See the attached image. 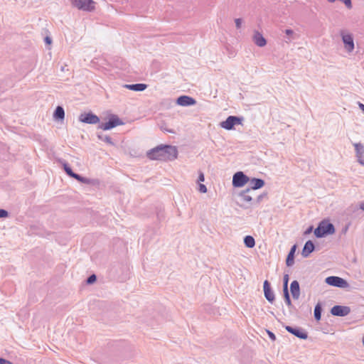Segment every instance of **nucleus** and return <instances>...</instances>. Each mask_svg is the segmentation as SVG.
Masks as SVG:
<instances>
[{
  "label": "nucleus",
  "instance_id": "1",
  "mask_svg": "<svg viewBox=\"0 0 364 364\" xmlns=\"http://www.w3.org/2000/svg\"><path fill=\"white\" fill-rule=\"evenodd\" d=\"M147 157L151 160L173 161L177 158L178 151L171 145H159L147 151Z\"/></svg>",
  "mask_w": 364,
  "mask_h": 364
},
{
  "label": "nucleus",
  "instance_id": "2",
  "mask_svg": "<svg viewBox=\"0 0 364 364\" xmlns=\"http://www.w3.org/2000/svg\"><path fill=\"white\" fill-rule=\"evenodd\" d=\"M335 232L334 225L327 221L323 220L319 223L314 230V235L316 237L321 238L326 235H332Z\"/></svg>",
  "mask_w": 364,
  "mask_h": 364
},
{
  "label": "nucleus",
  "instance_id": "3",
  "mask_svg": "<svg viewBox=\"0 0 364 364\" xmlns=\"http://www.w3.org/2000/svg\"><path fill=\"white\" fill-rule=\"evenodd\" d=\"M344 48L348 53H352L355 48L354 39L351 33L342 30L340 32Z\"/></svg>",
  "mask_w": 364,
  "mask_h": 364
},
{
  "label": "nucleus",
  "instance_id": "4",
  "mask_svg": "<svg viewBox=\"0 0 364 364\" xmlns=\"http://www.w3.org/2000/svg\"><path fill=\"white\" fill-rule=\"evenodd\" d=\"M73 5L79 10L91 12L95 9V2L93 0H73Z\"/></svg>",
  "mask_w": 364,
  "mask_h": 364
},
{
  "label": "nucleus",
  "instance_id": "5",
  "mask_svg": "<svg viewBox=\"0 0 364 364\" xmlns=\"http://www.w3.org/2000/svg\"><path fill=\"white\" fill-rule=\"evenodd\" d=\"M124 122L115 114H112L109 120L105 123L99 124L98 128L102 130H109L117 126L123 125Z\"/></svg>",
  "mask_w": 364,
  "mask_h": 364
},
{
  "label": "nucleus",
  "instance_id": "6",
  "mask_svg": "<svg viewBox=\"0 0 364 364\" xmlns=\"http://www.w3.org/2000/svg\"><path fill=\"white\" fill-rule=\"evenodd\" d=\"M243 117L237 116H229L225 121L220 123V127L226 130H231L237 124H241Z\"/></svg>",
  "mask_w": 364,
  "mask_h": 364
},
{
  "label": "nucleus",
  "instance_id": "7",
  "mask_svg": "<svg viewBox=\"0 0 364 364\" xmlns=\"http://www.w3.org/2000/svg\"><path fill=\"white\" fill-rule=\"evenodd\" d=\"M326 283L330 286L339 287V288H346L348 287V283L344 279L336 277V276H330L326 278Z\"/></svg>",
  "mask_w": 364,
  "mask_h": 364
},
{
  "label": "nucleus",
  "instance_id": "8",
  "mask_svg": "<svg viewBox=\"0 0 364 364\" xmlns=\"http://www.w3.org/2000/svg\"><path fill=\"white\" fill-rule=\"evenodd\" d=\"M250 181L249 177L242 171H238L233 175L232 186L235 188L244 186Z\"/></svg>",
  "mask_w": 364,
  "mask_h": 364
},
{
  "label": "nucleus",
  "instance_id": "9",
  "mask_svg": "<svg viewBox=\"0 0 364 364\" xmlns=\"http://www.w3.org/2000/svg\"><path fill=\"white\" fill-rule=\"evenodd\" d=\"M252 193L253 192L248 188L240 193V199L242 203H244V204L241 205L242 208H247L250 205L253 203Z\"/></svg>",
  "mask_w": 364,
  "mask_h": 364
},
{
  "label": "nucleus",
  "instance_id": "10",
  "mask_svg": "<svg viewBox=\"0 0 364 364\" xmlns=\"http://www.w3.org/2000/svg\"><path fill=\"white\" fill-rule=\"evenodd\" d=\"M79 120L89 124H95L100 122V118L92 112L81 114L79 117Z\"/></svg>",
  "mask_w": 364,
  "mask_h": 364
},
{
  "label": "nucleus",
  "instance_id": "11",
  "mask_svg": "<svg viewBox=\"0 0 364 364\" xmlns=\"http://www.w3.org/2000/svg\"><path fill=\"white\" fill-rule=\"evenodd\" d=\"M350 313V308L347 306L336 305L331 309V314L336 316H346Z\"/></svg>",
  "mask_w": 364,
  "mask_h": 364
},
{
  "label": "nucleus",
  "instance_id": "12",
  "mask_svg": "<svg viewBox=\"0 0 364 364\" xmlns=\"http://www.w3.org/2000/svg\"><path fill=\"white\" fill-rule=\"evenodd\" d=\"M285 329L290 333L301 339H306L308 333L301 328H294L290 326H286Z\"/></svg>",
  "mask_w": 364,
  "mask_h": 364
},
{
  "label": "nucleus",
  "instance_id": "13",
  "mask_svg": "<svg viewBox=\"0 0 364 364\" xmlns=\"http://www.w3.org/2000/svg\"><path fill=\"white\" fill-rule=\"evenodd\" d=\"M177 105L183 107L192 106L196 105V101L194 98L188 95H181L176 100Z\"/></svg>",
  "mask_w": 364,
  "mask_h": 364
},
{
  "label": "nucleus",
  "instance_id": "14",
  "mask_svg": "<svg viewBox=\"0 0 364 364\" xmlns=\"http://www.w3.org/2000/svg\"><path fill=\"white\" fill-rule=\"evenodd\" d=\"M264 294L266 299L273 303L275 299L274 294L270 287V284L267 280H265L263 284Z\"/></svg>",
  "mask_w": 364,
  "mask_h": 364
},
{
  "label": "nucleus",
  "instance_id": "15",
  "mask_svg": "<svg viewBox=\"0 0 364 364\" xmlns=\"http://www.w3.org/2000/svg\"><path fill=\"white\" fill-rule=\"evenodd\" d=\"M353 146L358 162L360 165L364 166V146L361 143H355Z\"/></svg>",
  "mask_w": 364,
  "mask_h": 364
},
{
  "label": "nucleus",
  "instance_id": "16",
  "mask_svg": "<svg viewBox=\"0 0 364 364\" xmlns=\"http://www.w3.org/2000/svg\"><path fill=\"white\" fill-rule=\"evenodd\" d=\"M264 186V181L261 178H253L250 181V187L247 188L253 193Z\"/></svg>",
  "mask_w": 364,
  "mask_h": 364
},
{
  "label": "nucleus",
  "instance_id": "17",
  "mask_svg": "<svg viewBox=\"0 0 364 364\" xmlns=\"http://www.w3.org/2000/svg\"><path fill=\"white\" fill-rule=\"evenodd\" d=\"M252 39L254 43L259 47H264L267 44L266 39L258 31H255Z\"/></svg>",
  "mask_w": 364,
  "mask_h": 364
},
{
  "label": "nucleus",
  "instance_id": "18",
  "mask_svg": "<svg viewBox=\"0 0 364 364\" xmlns=\"http://www.w3.org/2000/svg\"><path fill=\"white\" fill-rule=\"evenodd\" d=\"M315 250V245L311 240H308L304 244L302 249L301 255L304 257H308L309 255Z\"/></svg>",
  "mask_w": 364,
  "mask_h": 364
},
{
  "label": "nucleus",
  "instance_id": "19",
  "mask_svg": "<svg viewBox=\"0 0 364 364\" xmlns=\"http://www.w3.org/2000/svg\"><path fill=\"white\" fill-rule=\"evenodd\" d=\"M290 291L293 299H298L300 296L299 283L296 280H294L290 284Z\"/></svg>",
  "mask_w": 364,
  "mask_h": 364
},
{
  "label": "nucleus",
  "instance_id": "20",
  "mask_svg": "<svg viewBox=\"0 0 364 364\" xmlns=\"http://www.w3.org/2000/svg\"><path fill=\"white\" fill-rule=\"evenodd\" d=\"M124 87L136 92H141L146 90L147 85L144 83L126 84L124 85Z\"/></svg>",
  "mask_w": 364,
  "mask_h": 364
},
{
  "label": "nucleus",
  "instance_id": "21",
  "mask_svg": "<svg viewBox=\"0 0 364 364\" xmlns=\"http://www.w3.org/2000/svg\"><path fill=\"white\" fill-rule=\"evenodd\" d=\"M296 250V245H294L291 249L287 255V259H286V264L288 267H291L294 263V255Z\"/></svg>",
  "mask_w": 364,
  "mask_h": 364
},
{
  "label": "nucleus",
  "instance_id": "22",
  "mask_svg": "<svg viewBox=\"0 0 364 364\" xmlns=\"http://www.w3.org/2000/svg\"><path fill=\"white\" fill-rule=\"evenodd\" d=\"M53 117L56 120H63L65 117V111L63 107L58 106L53 113Z\"/></svg>",
  "mask_w": 364,
  "mask_h": 364
},
{
  "label": "nucleus",
  "instance_id": "23",
  "mask_svg": "<svg viewBox=\"0 0 364 364\" xmlns=\"http://www.w3.org/2000/svg\"><path fill=\"white\" fill-rule=\"evenodd\" d=\"M244 244L248 248H252L255 245V240L251 235H247L244 237Z\"/></svg>",
  "mask_w": 364,
  "mask_h": 364
},
{
  "label": "nucleus",
  "instance_id": "24",
  "mask_svg": "<svg viewBox=\"0 0 364 364\" xmlns=\"http://www.w3.org/2000/svg\"><path fill=\"white\" fill-rule=\"evenodd\" d=\"M285 33L287 36V37L284 39V41L287 43H290L292 40H294L297 38L294 31L291 29H286Z\"/></svg>",
  "mask_w": 364,
  "mask_h": 364
},
{
  "label": "nucleus",
  "instance_id": "25",
  "mask_svg": "<svg viewBox=\"0 0 364 364\" xmlns=\"http://www.w3.org/2000/svg\"><path fill=\"white\" fill-rule=\"evenodd\" d=\"M321 311H322V307L321 304L318 303L314 308V315L315 319L318 321L321 320Z\"/></svg>",
  "mask_w": 364,
  "mask_h": 364
},
{
  "label": "nucleus",
  "instance_id": "26",
  "mask_svg": "<svg viewBox=\"0 0 364 364\" xmlns=\"http://www.w3.org/2000/svg\"><path fill=\"white\" fill-rule=\"evenodd\" d=\"M97 136L102 141H105L106 143H107V144H109L110 145H112V146L114 145V142H113V141H112V138L110 136H109L107 135H105L104 136V135H102V134H99Z\"/></svg>",
  "mask_w": 364,
  "mask_h": 364
},
{
  "label": "nucleus",
  "instance_id": "27",
  "mask_svg": "<svg viewBox=\"0 0 364 364\" xmlns=\"http://www.w3.org/2000/svg\"><path fill=\"white\" fill-rule=\"evenodd\" d=\"M63 169L70 177L73 178V175L75 174V172L73 171L72 168L67 163L63 164Z\"/></svg>",
  "mask_w": 364,
  "mask_h": 364
},
{
  "label": "nucleus",
  "instance_id": "28",
  "mask_svg": "<svg viewBox=\"0 0 364 364\" xmlns=\"http://www.w3.org/2000/svg\"><path fill=\"white\" fill-rule=\"evenodd\" d=\"M73 178L76 179L77 181L83 183H88L89 179L87 178H85L77 173H75L73 176Z\"/></svg>",
  "mask_w": 364,
  "mask_h": 364
},
{
  "label": "nucleus",
  "instance_id": "29",
  "mask_svg": "<svg viewBox=\"0 0 364 364\" xmlns=\"http://www.w3.org/2000/svg\"><path fill=\"white\" fill-rule=\"evenodd\" d=\"M96 279H97L96 275L92 274L87 277V283L89 284H91L94 283L96 281Z\"/></svg>",
  "mask_w": 364,
  "mask_h": 364
},
{
  "label": "nucleus",
  "instance_id": "30",
  "mask_svg": "<svg viewBox=\"0 0 364 364\" xmlns=\"http://www.w3.org/2000/svg\"><path fill=\"white\" fill-rule=\"evenodd\" d=\"M289 274H284L283 278V288L288 287Z\"/></svg>",
  "mask_w": 364,
  "mask_h": 364
},
{
  "label": "nucleus",
  "instance_id": "31",
  "mask_svg": "<svg viewBox=\"0 0 364 364\" xmlns=\"http://www.w3.org/2000/svg\"><path fill=\"white\" fill-rule=\"evenodd\" d=\"M198 191L200 193H205L207 192V188H206V186L204 184L200 183L199 184V187H198Z\"/></svg>",
  "mask_w": 364,
  "mask_h": 364
},
{
  "label": "nucleus",
  "instance_id": "32",
  "mask_svg": "<svg viewBox=\"0 0 364 364\" xmlns=\"http://www.w3.org/2000/svg\"><path fill=\"white\" fill-rule=\"evenodd\" d=\"M9 215L8 211L4 209H0V218H6Z\"/></svg>",
  "mask_w": 364,
  "mask_h": 364
},
{
  "label": "nucleus",
  "instance_id": "33",
  "mask_svg": "<svg viewBox=\"0 0 364 364\" xmlns=\"http://www.w3.org/2000/svg\"><path fill=\"white\" fill-rule=\"evenodd\" d=\"M267 333L269 337V338L272 340V341H275L276 340V336L274 335V333L269 330H267Z\"/></svg>",
  "mask_w": 364,
  "mask_h": 364
},
{
  "label": "nucleus",
  "instance_id": "34",
  "mask_svg": "<svg viewBox=\"0 0 364 364\" xmlns=\"http://www.w3.org/2000/svg\"><path fill=\"white\" fill-rule=\"evenodd\" d=\"M235 22L236 28H240L241 27V25H242V19L241 18H236L235 20Z\"/></svg>",
  "mask_w": 364,
  "mask_h": 364
},
{
  "label": "nucleus",
  "instance_id": "35",
  "mask_svg": "<svg viewBox=\"0 0 364 364\" xmlns=\"http://www.w3.org/2000/svg\"><path fill=\"white\" fill-rule=\"evenodd\" d=\"M283 293H284V299L290 297L289 293V290H288V287L283 288Z\"/></svg>",
  "mask_w": 364,
  "mask_h": 364
},
{
  "label": "nucleus",
  "instance_id": "36",
  "mask_svg": "<svg viewBox=\"0 0 364 364\" xmlns=\"http://www.w3.org/2000/svg\"><path fill=\"white\" fill-rule=\"evenodd\" d=\"M204 180H205L204 174L202 171H200L198 181V182H203Z\"/></svg>",
  "mask_w": 364,
  "mask_h": 364
},
{
  "label": "nucleus",
  "instance_id": "37",
  "mask_svg": "<svg viewBox=\"0 0 364 364\" xmlns=\"http://www.w3.org/2000/svg\"><path fill=\"white\" fill-rule=\"evenodd\" d=\"M0 364H13V363L0 357Z\"/></svg>",
  "mask_w": 364,
  "mask_h": 364
},
{
  "label": "nucleus",
  "instance_id": "38",
  "mask_svg": "<svg viewBox=\"0 0 364 364\" xmlns=\"http://www.w3.org/2000/svg\"><path fill=\"white\" fill-rule=\"evenodd\" d=\"M265 196V194H260L259 196H257V198H256V203L258 204L260 203V201L262 200L263 197Z\"/></svg>",
  "mask_w": 364,
  "mask_h": 364
},
{
  "label": "nucleus",
  "instance_id": "39",
  "mask_svg": "<svg viewBox=\"0 0 364 364\" xmlns=\"http://www.w3.org/2000/svg\"><path fill=\"white\" fill-rule=\"evenodd\" d=\"M284 301H285V303L287 304V305L289 307L292 306V304H291V301L290 297H288V298L284 299Z\"/></svg>",
  "mask_w": 364,
  "mask_h": 364
},
{
  "label": "nucleus",
  "instance_id": "40",
  "mask_svg": "<svg viewBox=\"0 0 364 364\" xmlns=\"http://www.w3.org/2000/svg\"><path fill=\"white\" fill-rule=\"evenodd\" d=\"M313 230V226H310L309 228H308L306 231L304 232V235H308V234H310Z\"/></svg>",
  "mask_w": 364,
  "mask_h": 364
},
{
  "label": "nucleus",
  "instance_id": "41",
  "mask_svg": "<svg viewBox=\"0 0 364 364\" xmlns=\"http://www.w3.org/2000/svg\"><path fill=\"white\" fill-rule=\"evenodd\" d=\"M44 41H45V43H46V44H50V43H51V42H52V40H51V38H50V37L46 36V37L45 38V39H44Z\"/></svg>",
  "mask_w": 364,
  "mask_h": 364
},
{
  "label": "nucleus",
  "instance_id": "42",
  "mask_svg": "<svg viewBox=\"0 0 364 364\" xmlns=\"http://www.w3.org/2000/svg\"><path fill=\"white\" fill-rule=\"evenodd\" d=\"M358 105L359 108L364 112V104L358 102Z\"/></svg>",
  "mask_w": 364,
  "mask_h": 364
},
{
  "label": "nucleus",
  "instance_id": "43",
  "mask_svg": "<svg viewBox=\"0 0 364 364\" xmlns=\"http://www.w3.org/2000/svg\"><path fill=\"white\" fill-rule=\"evenodd\" d=\"M360 208L364 211V203H360Z\"/></svg>",
  "mask_w": 364,
  "mask_h": 364
},
{
  "label": "nucleus",
  "instance_id": "44",
  "mask_svg": "<svg viewBox=\"0 0 364 364\" xmlns=\"http://www.w3.org/2000/svg\"><path fill=\"white\" fill-rule=\"evenodd\" d=\"M165 131H166V132H169V133H174V132H173V131H172V130H171V129H166V130H165Z\"/></svg>",
  "mask_w": 364,
  "mask_h": 364
},
{
  "label": "nucleus",
  "instance_id": "45",
  "mask_svg": "<svg viewBox=\"0 0 364 364\" xmlns=\"http://www.w3.org/2000/svg\"><path fill=\"white\" fill-rule=\"evenodd\" d=\"M257 364H267L265 362L261 360V361H259Z\"/></svg>",
  "mask_w": 364,
  "mask_h": 364
},
{
  "label": "nucleus",
  "instance_id": "46",
  "mask_svg": "<svg viewBox=\"0 0 364 364\" xmlns=\"http://www.w3.org/2000/svg\"><path fill=\"white\" fill-rule=\"evenodd\" d=\"M363 346H364V336H363Z\"/></svg>",
  "mask_w": 364,
  "mask_h": 364
}]
</instances>
